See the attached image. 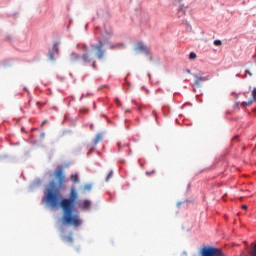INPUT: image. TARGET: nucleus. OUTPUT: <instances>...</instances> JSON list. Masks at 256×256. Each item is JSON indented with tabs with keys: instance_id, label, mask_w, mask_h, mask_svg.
Listing matches in <instances>:
<instances>
[{
	"instance_id": "5",
	"label": "nucleus",
	"mask_w": 256,
	"mask_h": 256,
	"mask_svg": "<svg viewBox=\"0 0 256 256\" xmlns=\"http://www.w3.org/2000/svg\"><path fill=\"white\" fill-rule=\"evenodd\" d=\"M193 77L196 79L195 80L196 87H201V83H203V81H207L206 77H203L199 74H193Z\"/></svg>"
},
{
	"instance_id": "15",
	"label": "nucleus",
	"mask_w": 256,
	"mask_h": 256,
	"mask_svg": "<svg viewBox=\"0 0 256 256\" xmlns=\"http://www.w3.org/2000/svg\"><path fill=\"white\" fill-rule=\"evenodd\" d=\"M113 178V170H110L108 175L106 176V181H109V179Z\"/></svg>"
},
{
	"instance_id": "24",
	"label": "nucleus",
	"mask_w": 256,
	"mask_h": 256,
	"mask_svg": "<svg viewBox=\"0 0 256 256\" xmlns=\"http://www.w3.org/2000/svg\"><path fill=\"white\" fill-rule=\"evenodd\" d=\"M246 73H247L250 77H253V73H251V71L246 70Z\"/></svg>"
},
{
	"instance_id": "17",
	"label": "nucleus",
	"mask_w": 256,
	"mask_h": 256,
	"mask_svg": "<svg viewBox=\"0 0 256 256\" xmlns=\"http://www.w3.org/2000/svg\"><path fill=\"white\" fill-rule=\"evenodd\" d=\"M189 59H191V60L197 59V54L195 52H191L189 55Z\"/></svg>"
},
{
	"instance_id": "9",
	"label": "nucleus",
	"mask_w": 256,
	"mask_h": 256,
	"mask_svg": "<svg viewBox=\"0 0 256 256\" xmlns=\"http://www.w3.org/2000/svg\"><path fill=\"white\" fill-rule=\"evenodd\" d=\"M81 209H83L84 211H87L90 209L91 207V201L89 200H84L83 204L80 206Z\"/></svg>"
},
{
	"instance_id": "6",
	"label": "nucleus",
	"mask_w": 256,
	"mask_h": 256,
	"mask_svg": "<svg viewBox=\"0 0 256 256\" xmlns=\"http://www.w3.org/2000/svg\"><path fill=\"white\" fill-rule=\"evenodd\" d=\"M70 61H72V63H75V61H81V55H79L75 52H72L70 54Z\"/></svg>"
},
{
	"instance_id": "10",
	"label": "nucleus",
	"mask_w": 256,
	"mask_h": 256,
	"mask_svg": "<svg viewBox=\"0 0 256 256\" xmlns=\"http://www.w3.org/2000/svg\"><path fill=\"white\" fill-rule=\"evenodd\" d=\"M93 141H94V144L97 145V143H100V141H103V135L97 134Z\"/></svg>"
},
{
	"instance_id": "28",
	"label": "nucleus",
	"mask_w": 256,
	"mask_h": 256,
	"mask_svg": "<svg viewBox=\"0 0 256 256\" xmlns=\"http://www.w3.org/2000/svg\"><path fill=\"white\" fill-rule=\"evenodd\" d=\"M45 123H47V120H44V121L42 122V125H45Z\"/></svg>"
},
{
	"instance_id": "19",
	"label": "nucleus",
	"mask_w": 256,
	"mask_h": 256,
	"mask_svg": "<svg viewBox=\"0 0 256 256\" xmlns=\"http://www.w3.org/2000/svg\"><path fill=\"white\" fill-rule=\"evenodd\" d=\"M253 101H256V87L252 90Z\"/></svg>"
},
{
	"instance_id": "3",
	"label": "nucleus",
	"mask_w": 256,
	"mask_h": 256,
	"mask_svg": "<svg viewBox=\"0 0 256 256\" xmlns=\"http://www.w3.org/2000/svg\"><path fill=\"white\" fill-rule=\"evenodd\" d=\"M104 46L105 44L101 41L96 45H92V48L96 51L95 55L97 59H103V57H105V49H103Z\"/></svg>"
},
{
	"instance_id": "29",
	"label": "nucleus",
	"mask_w": 256,
	"mask_h": 256,
	"mask_svg": "<svg viewBox=\"0 0 256 256\" xmlns=\"http://www.w3.org/2000/svg\"><path fill=\"white\" fill-rule=\"evenodd\" d=\"M111 49H115V46H111Z\"/></svg>"
},
{
	"instance_id": "18",
	"label": "nucleus",
	"mask_w": 256,
	"mask_h": 256,
	"mask_svg": "<svg viewBox=\"0 0 256 256\" xmlns=\"http://www.w3.org/2000/svg\"><path fill=\"white\" fill-rule=\"evenodd\" d=\"M250 256H256V244L254 245L253 249L250 251Z\"/></svg>"
},
{
	"instance_id": "4",
	"label": "nucleus",
	"mask_w": 256,
	"mask_h": 256,
	"mask_svg": "<svg viewBox=\"0 0 256 256\" xmlns=\"http://www.w3.org/2000/svg\"><path fill=\"white\" fill-rule=\"evenodd\" d=\"M135 51H138L139 53H144V55H149L150 53L149 47L141 42H138L136 44Z\"/></svg>"
},
{
	"instance_id": "12",
	"label": "nucleus",
	"mask_w": 256,
	"mask_h": 256,
	"mask_svg": "<svg viewBox=\"0 0 256 256\" xmlns=\"http://www.w3.org/2000/svg\"><path fill=\"white\" fill-rule=\"evenodd\" d=\"M63 240L67 243H73V236H64Z\"/></svg>"
},
{
	"instance_id": "16",
	"label": "nucleus",
	"mask_w": 256,
	"mask_h": 256,
	"mask_svg": "<svg viewBox=\"0 0 256 256\" xmlns=\"http://www.w3.org/2000/svg\"><path fill=\"white\" fill-rule=\"evenodd\" d=\"M214 45H215L216 47H221V45H223V42H222L221 40H215V41H214Z\"/></svg>"
},
{
	"instance_id": "23",
	"label": "nucleus",
	"mask_w": 256,
	"mask_h": 256,
	"mask_svg": "<svg viewBox=\"0 0 256 256\" xmlns=\"http://www.w3.org/2000/svg\"><path fill=\"white\" fill-rule=\"evenodd\" d=\"M55 56L53 55V53H50V61H54Z\"/></svg>"
},
{
	"instance_id": "13",
	"label": "nucleus",
	"mask_w": 256,
	"mask_h": 256,
	"mask_svg": "<svg viewBox=\"0 0 256 256\" xmlns=\"http://www.w3.org/2000/svg\"><path fill=\"white\" fill-rule=\"evenodd\" d=\"M53 51H54V53L59 54V44H58V42L54 43Z\"/></svg>"
},
{
	"instance_id": "1",
	"label": "nucleus",
	"mask_w": 256,
	"mask_h": 256,
	"mask_svg": "<svg viewBox=\"0 0 256 256\" xmlns=\"http://www.w3.org/2000/svg\"><path fill=\"white\" fill-rule=\"evenodd\" d=\"M54 177L57 179L58 184L55 183V181H51L47 185L44 192V200L52 209H57L59 207L63 209L62 220L64 225L81 227V225H83L81 217H79V214H73V210L75 209V205H77V200L79 199L77 190L72 188L70 190L69 198L63 199V194L61 193V191L65 189V173L63 172V168L56 169Z\"/></svg>"
},
{
	"instance_id": "22",
	"label": "nucleus",
	"mask_w": 256,
	"mask_h": 256,
	"mask_svg": "<svg viewBox=\"0 0 256 256\" xmlns=\"http://www.w3.org/2000/svg\"><path fill=\"white\" fill-rule=\"evenodd\" d=\"M123 47H125V44H117L118 49H123Z\"/></svg>"
},
{
	"instance_id": "26",
	"label": "nucleus",
	"mask_w": 256,
	"mask_h": 256,
	"mask_svg": "<svg viewBox=\"0 0 256 256\" xmlns=\"http://www.w3.org/2000/svg\"><path fill=\"white\" fill-rule=\"evenodd\" d=\"M116 103H118V105H121V102H119L118 98H116Z\"/></svg>"
},
{
	"instance_id": "11",
	"label": "nucleus",
	"mask_w": 256,
	"mask_h": 256,
	"mask_svg": "<svg viewBox=\"0 0 256 256\" xmlns=\"http://www.w3.org/2000/svg\"><path fill=\"white\" fill-rule=\"evenodd\" d=\"M70 181H72V183H79V176L77 174H72L70 176Z\"/></svg>"
},
{
	"instance_id": "7",
	"label": "nucleus",
	"mask_w": 256,
	"mask_h": 256,
	"mask_svg": "<svg viewBox=\"0 0 256 256\" xmlns=\"http://www.w3.org/2000/svg\"><path fill=\"white\" fill-rule=\"evenodd\" d=\"M187 13V7H185L184 5H182L179 9H178V17H185Z\"/></svg>"
},
{
	"instance_id": "14",
	"label": "nucleus",
	"mask_w": 256,
	"mask_h": 256,
	"mask_svg": "<svg viewBox=\"0 0 256 256\" xmlns=\"http://www.w3.org/2000/svg\"><path fill=\"white\" fill-rule=\"evenodd\" d=\"M91 189H93V185L92 184L84 185V191H91Z\"/></svg>"
},
{
	"instance_id": "8",
	"label": "nucleus",
	"mask_w": 256,
	"mask_h": 256,
	"mask_svg": "<svg viewBox=\"0 0 256 256\" xmlns=\"http://www.w3.org/2000/svg\"><path fill=\"white\" fill-rule=\"evenodd\" d=\"M81 59H83L84 63H91V61H93V58H91V54L89 53L83 54Z\"/></svg>"
},
{
	"instance_id": "20",
	"label": "nucleus",
	"mask_w": 256,
	"mask_h": 256,
	"mask_svg": "<svg viewBox=\"0 0 256 256\" xmlns=\"http://www.w3.org/2000/svg\"><path fill=\"white\" fill-rule=\"evenodd\" d=\"M253 103V100H250L249 102L245 103L243 102L242 103V107H248L249 105H251Z\"/></svg>"
},
{
	"instance_id": "27",
	"label": "nucleus",
	"mask_w": 256,
	"mask_h": 256,
	"mask_svg": "<svg viewBox=\"0 0 256 256\" xmlns=\"http://www.w3.org/2000/svg\"><path fill=\"white\" fill-rule=\"evenodd\" d=\"M186 73H191V70L190 69H186Z\"/></svg>"
},
{
	"instance_id": "21",
	"label": "nucleus",
	"mask_w": 256,
	"mask_h": 256,
	"mask_svg": "<svg viewBox=\"0 0 256 256\" xmlns=\"http://www.w3.org/2000/svg\"><path fill=\"white\" fill-rule=\"evenodd\" d=\"M146 175L149 177V176H151V175H155V170H152V171H147L146 172Z\"/></svg>"
},
{
	"instance_id": "2",
	"label": "nucleus",
	"mask_w": 256,
	"mask_h": 256,
	"mask_svg": "<svg viewBox=\"0 0 256 256\" xmlns=\"http://www.w3.org/2000/svg\"><path fill=\"white\" fill-rule=\"evenodd\" d=\"M199 256H225V253L218 247L204 246L200 249Z\"/></svg>"
},
{
	"instance_id": "25",
	"label": "nucleus",
	"mask_w": 256,
	"mask_h": 256,
	"mask_svg": "<svg viewBox=\"0 0 256 256\" xmlns=\"http://www.w3.org/2000/svg\"><path fill=\"white\" fill-rule=\"evenodd\" d=\"M242 209L247 210L248 209L247 205H242Z\"/></svg>"
}]
</instances>
